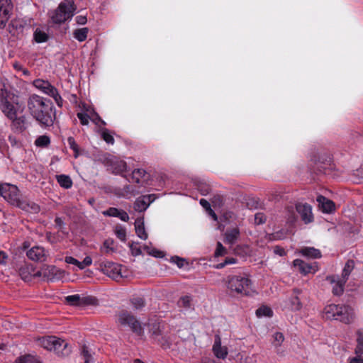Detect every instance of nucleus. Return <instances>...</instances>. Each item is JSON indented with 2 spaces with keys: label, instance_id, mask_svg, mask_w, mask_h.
Instances as JSON below:
<instances>
[{
  "label": "nucleus",
  "instance_id": "obj_30",
  "mask_svg": "<svg viewBox=\"0 0 363 363\" xmlns=\"http://www.w3.org/2000/svg\"><path fill=\"white\" fill-rule=\"evenodd\" d=\"M88 32V28H79L74 31L73 36L78 41L83 42L86 39Z\"/></svg>",
  "mask_w": 363,
  "mask_h": 363
},
{
  "label": "nucleus",
  "instance_id": "obj_22",
  "mask_svg": "<svg viewBox=\"0 0 363 363\" xmlns=\"http://www.w3.org/2000/svg\"><path fill=\"white\" fill-rule=\"evenodd\" d=\"M111 167L113 173L121 174L127 170V164L125 161L116 159L111 161Z\"/></svg>",
  "mask_w": 363,
  "mask_h": 363
},
{
  "label": "nucleus",
  "instance_id": "obj_57",
  "mask_svg": "<svg viewBox=\"0 0 363 363\" xmlns=\"http://www.w3.org/2000/svg\"><path fill=\"white\" fill-rule=\"evenodd\" d=\"M172 259L179 268H181L184 266V259L179 258L178 257H173Z\"/></svg>",
  "mask_w": 363,
  "mask_h": 363
},
{
  "label": "nucleus",
  "instance_id": "obj_53",
  "mask_svg": "<svg viewBox=\"0 0 363 363\" xmlns=\"http://www.w3.org/2000/svg\"><path fill=\"white\" fill-rule=\"evenodd\" d=\"M117 218H120L122 221L127 222L129 220L128 214L123 210L119 209Z\"/></svg>",
  "mask_w": 363,
  "mask_h": 363
},
{
  "label": "nucleus",
  "instance_id": "obj_24",
  "mask_svg": "<svg viewBox=\"0 0 363 363\" xmlns=\"http://www.w3.org/2000/svg\"><path fill=\"white\" fill-rule=\"evenodd\" d=\"M340 305L330 304L326 306L323 310V316L328 320H334L336 314L338 313Z\"/></svg>",
  "mask_w": 363,
  "mask_h": 363
},
{
  "label": "nucleus",
  "instance_id": "obj_6",
  "mask_svg": "<svg viewBox=\"0 0 363 363\" xmlns=\"http://www.w3.org/2000/svg\"><path fill=\"white\" fill-rule=\"evenodd\" d=\"M33 86L43 94L53 98L57 105L62 107L63 105V99L60 95L57 89L52 86L48 81L37 79L33 82Z\"/></svg>",
  "mask_w": 363,
  "mask_h": 363
},
{
  "label": "nucleus",
  "instance_id": "obj_35",
  "mask_svg": "<svg viewBox=\"0 0 363 363\" xmlns=\"http://www.w3.org/2000/svg\"><path fill=\"white\" fill-rule=\"evenodd\" d=\"M14 363H40L34 356L26 355L18 358Z\"/></svg>",
  "mask_w": 363,
  "mask_h": 363
},
{
  "label": "nucleus",
  "instance_id": "obj_33",
  "mask_svg": "<svg viewBox=\"0 0 363 363\" xmlns=\"http://www.w3.org/2000/svg\"><path fill=\"white\" fill-rule=\"evenodd\" d=\"M50 143V138L48 135L39 136L35 141V145L39 147H46Z\"/></svg>",
  "mask_w": 363,
  "mask_h": 363
},
{
  "label": "nucleus",
  "instance_id": "obj_13",
  "mask_svg": "<svg viewBox=\"0 0 363 363\" xmlns=\"http://www.w3.org/2000/svg\"><path fill=\"white\" fill-rule=\"evenodd\" d=\"M28 257L36 262H45L48 257V252L40 246H35L30 248L26 253Z\"/></svg>",
  "mask_w": 363,
  "mask_h": 363
},
{
  "label": "nucleus",
  "instance_id": "obj_51",
  "mask_svg": "<svg viewBox=\"0 0 363 363\" xmlns=\"http://www.w3.org/2000/svg\"><path fill=\"white\" fill-rule=\"evenodd\" d=\"M266 221V216L262 213H257L255 215V223L257 225L264 223Z\"/></svg>",
  "mask_w": 363,
  "mask_h": 363
},
{
  "label": "nucleus",
  "instance_id": "obj_23",
  "mask_svg": "<svg viewBox=\"0 0 363 363\" xmlns=\"http://www.w3.org/2000/svg\"><path fill=\"white\" fill-rule=\"evenodd\" d=\"M17 207L31 213H37L40 211V206L38 204L24 200H22Z\"/></svg>",
  "mask_w": 363,
  "mask_h": 363
},
{
  "label": "nucleus",
  "instance_id": "obj_54",
  "mask_svg": "<svg viewBox=\"0 0 363 363\" xmlns=\"http://www.w3.org/2000/svg\"><path fill=\"white\" fill-rule=\"evenodd\" d=\"M130 248L133 255L137 256L141 254V250L137 246V244L134 242L131 243Z\"/></svg>",
  "mask_w": 363,
  "mask_h": 363
},
{
  "label": "nucleus",
  "instance_id": "obj_16",
  "mask_svg": "<svg viewBox=\"0 0 363 363\" xmlns=\"http://www.w3.org/2000/svg\"><path fill=\"white\" fill-rule=\"evenodd\" d=\"M9 119L11 121V128L16 132L21 133L26 129V118L24 115H16L14 118Z\"/></svg>",
  "mask_w": 363,
  "mask_h": 363
},
{
  "label": "nucleus",
  "instance_id": "obj_55",
  "mask_svg": "<svg viewBox=\"0 0 363 363\" xmlns=\"http://www.w3.org/2000/svg\"><path fill=\"white\" fill-rule=\"evenodd\" d=\"M11 6H13L11 0H0V11Z\"/></svg>",
  "mask_w": 363,
  "mask_h": 363
},
{
  "label": "nucleus",
  "instance_id": "obj_64",
  "mask_svg": "<svg viewBox=\"0 0 363 363\" xmlns=\"http://www.w3.org/2000/svg\"><path fill=\"white\" fill-rule=\"evenodd\" d=\"M350 363H360V357H355L350 359Z\"/></svg>",
  "mask_w": 363,
  "mask_h": 363
},
{
  "label": "nucleus",
  "instance_id": "obj_42",
  "mask_svg": "<svg viewBox=\"0 0 363 363\" xmlns=\"http://www.w3.org/2000/svg\"><path fill=\"white\" fill-rule=\"evenodd\" d=\"M226 253H227V250L225 249V247L223 246L221 242H218L217 245H216V250L214 252V256L216 257H218L220 256H223V255H226Z\"/></svg>",
  "mask_w": 363,
  "mask_h": 363
},
{
  "label": "nucleus",
  "instance_id": "obj_31",
  "mask_svg": "<svg viewBox=\"0 0 363 363\" xmlns=\"http://www.w3.org/2000/svg\"><path fill=\"white\" fill-rule=\"evenodd\" d=\"M146 172L143 169H137L132 172V181L140 184L143 182V179L145 177Z\"/></svg>",
  "mask_w": 363,
  "mask_h": 363
},
{
  "label": "nucleus",
  "instance_id": "obj_41",
  "mask_svg": "<svg viewBox=\"0 0 363 363\" xmlns=\"http://www.w3.org/2000/svg\"><path fill=\"white\" fill-rule=\"evenodd\" d=\"M101 137L108 144L113 145L114 138L111 134L108 132L107 129H104L101 131Z\"/></svg>",
  "mask_w": 363,
  "mask_h": 363
},
{
  "label": "nucleus",
  "instance_id": "obj_49",
  "mask_svg": "<svg viewBox=\"0 0 363 363\" xmlns=\"http://www.w3.org/2000/svg\"><path fill=\"white\" fill-rule=\"evenodd\" d=\"M77 117L80 121L82 125H86L89 124V116L85 113H78Z\"/></svg>",
  "mask_w": 363,
  "mask_h": 363
},
{
  "label": "nucleus",
  "instance_id": "obj_3",
  "mask_svg": "<svg viewBox=\"0 0 363 363\" xmlns=\"http://www.w3.org/2000/svg\"><path fill=\"white\" fill-rule=\"evenodd\" d=\"M226 288L233 296H247L252 292V281L244 274L229 275L225 280Z\"/></svg>",
  "mask_w": 363,
  "mask_h": 363
},
{
  "label": "nucleus",
  "instance_id": "obj_9",
  "mask_svg": "<svg viewBox=\"0 0 363 363\" xmlns=\"http://www.w3.org/2000/svg\"><path fill=\"white\" fill-rule=\"evenodd\" d=\"M3 196L4 199L11 205L18 206L22 200L21 199V195L17 186L6 184Z\"/></svg>",
  "mask_w": 363,
  "mask_h": 363
},
{
  "label": "nucleus",
  "instance_id": "obj_14",
  "mask_svg": "<svg viewBox=\"0 0 363 363\" xmlns=\"http://www.w3.org/2000/svg\"><path fill=\"white\" fill-rule=\"evenodd\" d=\"M296 208L305 223H311L313 220L312 209L310 205L298 203L296 206Z\"/></svg>",
  "mask_w": 363,
  "mask_h": 363
},
{
  "label": "nucleus",
  "instance_id": "obj_10",
  "mask_svg": "<svg viewBox=\"0 0 363 363\" xmlns=\"http://www.w3.org/2000/svg\"><path fill=\"white\" fill-rule=\"evenodd\" d=\"M354 318V313L353 309L347 305H340L338 313L334 320H339L345 324L351 323Z\"/></svg>",
  "mask_w": 363,
  "mask_h": 363
},
{
  "label": "nucleus",
  "instance_id": "obj_18",
  "mask_svg": "<svg viewBox=\"0 0 363 363\" xmlns=\"http://www.w3.org/2000/svg\"><path fill=\"white\" fill-rule=\"evenodd\" d=\"M317 201L319 203L320 208L323 213H329L335 209L334 203L323 196H318L317 197Z\"/></svg>",
  "mask_w": 363,
  "mask_h": 363
},
{
  "label": "nucleus",
  "instance_id": "obj_2",
  "mask_svg": "<svg viewBox=\"0 0 363 363\" xmlns=\"http://www.w3.org/2000/svg\"><path fill=\"white\" fill-rule=\"evenodd\" d=\"M0 109L8 118H12L14 116L22 114L25 110V106L20 101L18 95L5 89H1Z\"/></svg>",
  "mask_w": 363,
  "mask_h": 363
},
{
  "label": "nucleus",
  "instance_id": "obj_28",
  "mask_svg": "<svg viewBox=\"0 0 363 363\" xmlns=\"http://www.w3.org/2000/svg\"><path fill=\"white\" fill-rule=\"evenodd\" d=\"M57 181L61 187L65 189H69L72 186V181L71 178L65 174H60L57 176Z\"/></svg>",
  "mask_w": 363,
  "mask_h": 363
},
{
  "label": "nucleus",
  "instance_id": "obj_56",
  "mask_svg": "<svg viewBox=\"0 0 363 363\" xmlns=\"http://www.w3.org/2000/svg\"><path fill=\"white\" fill-rule=\"evenodd\" d=\"M75 21H76L77 23L79 25H84L86 23L87 19H86V16L80 15V16H77L75 18Z\"/></svg>",
  "mask_w": 363,
  "mask_h": 363
},
{
  "label": "nucleus",
  "instance_id": "obj_38",
  "mask_svg": "<svg viewBox=\"0 0 363 363\" xmlns=\"http://www.w3.org/2000/svg\"><path fill=\"white\" fill-rule=\"evenodd\" d=\"M113 240L112 239H107L104 242L101 250L107 254L111 253L113 252Z\"/></svg>",
  "mask_w": 363,
  "mask_h": 363
},
{
  "label": "nucleus",
  "instance_id": "obj_21",
  "mask_svg": "<svg viewBox=\"0 0 363 363\" xmlns=\"http://www.w3.org/2000/svg\"><path fill=\"white\" fill-rule=\"evenodd\" d=\"M213 351L214 354L220 359H225L228 354V350L225 347H222L220 344V340L218 337L214 342L213 346Z\"/></svg>",
  "mask_w": 363,
  "mask_h": 363
},
{
  "label": "nucleus",
  "instance_id": "obj_1",
  "mask_svg": "<svg viewBox=\"0 0 363 363\" xmlns=\"http://www.w3.org/2000/svg\"><path fill=\"white\" fill-rule=\"evenodd\" d=\"M28 108L31 116L41 125L50 126L53 124L54 116L50 101L37 94L30 96Z\"/></svg>",
  "mask_w": 363,
  "mask_h": 363
},
{
  "label": "nucleus",
  "instance_id": "obj_15",
  "mask_svg": "<svg viewBox=\"0 0 363 363\" xmlns=\"http://www.w3.org/2000/svg\"><path fill=\"white\" fill-rule=\"evenodd\" d=\"M326 280L333 284V294L335 296H340L344 291V285L346 283L342 279H339L335 276H328L326 277Z\"/></svg>",
  "mask_w": 363,
  "mask_h": 363
},
{
  "label": "nucleus",
  "instance_id": "obj_27",
  "mask_svg": "<svg viewBox=\"0 0 363 363\" xmlns=\"http://www.w3.org/2000/svg\"><path fill=\"white\" fill-rule=\"evenodd\" d=\"M354 267V262L352 259H349L346 263L342 269V279L347 281L350 274Z\"/></svg>",
  "mask_w": 363,
  "mask_h": 363
},
{
  "label": "nucleus",
  "instance_id": "obj_25",
  "mask_svg": "<svg viewBox=\"0 0 363 363\" xmlns=\"http://www.w3.org/2000/svg\"><path fill=\"white\" fill-rule=\"evenodd\" d=\"M13 6H11L6 9H2L0 11V28H5L9 19L10 18Z\"/></svg>",
  "mask_w": 363,
  "mask_h": 363
},
{
  "label": "nucleus",
  "instance_id": "obj_29",
  "mask_svg": "<svg viewBox=\"0 0 363 363\" xmlns=\"http://www.w3.org/2000/svg\"><path fill=\"white\" fill-rule=\"evenodd\" d=\"M149 204L145 201V196H143L136 199L133 204V208L135 211L143 212L147 208Z\"/></svg>",
  "mask_w": 363,
  "mask_h": 363
},
{
  "label": "nucleus",
  "instance_id": "obj_20",
  "mask_svg": "<svg viewBox=\"0 0 363 363\" xmlns=\"http://www.w3.org/2000/svg\"><path fill=\"white\" fill-rule=\"evenodd\" d=\"M135 230L137 235L142 240H147L148 238L147 233L145 231L144 226L143 218H138L135 221Z\"/></svg>",
  "mask_w": 363,
  "mask_h": 363
},
{
  "label": "nucleus",
  "instance_id": "obj_37",
  "mask_svg": "<svg viewBox=\"0 0 363 363\" xmlns=\"http://www.w3.org/2000/svg\"><path fill=\"white\" fill-rule=\"evenodd\" d=\"M191 301L192 298L191 296H184L180 298V299L178 301V305L179 307L189 308L191 306Z\"/></svg>",
  "mask_w": 363,
  "mask_h": 363
},
{
  "label": "nucleus",
  "instance_id": "obj_5",
  "mask_svg": "<svg viewBox=\"0 0 363 363\" xmlns=\"http://www.w3.org/2000/svg\"><path fill=\"white\" fill-rule=\"evenodd\" d=\"M39 345L48 351H52L59 355H65L67 344L60 338L55 336H49L39 339Z\"/></svg>",
  "mask_w": 363,
  "mask_h": 363
},
{
  "label": "nucleus",
  "instance_id": "obj_17",
  "mask_svg": "<svg viewBox=\"0 0 363 363\" xmlns=\"http://www.w3.org/2000/svg\"><path fill=\"white\" fill-rule=\"evenodd\" d=\"M240 230L238 228L227 229L224 234V242L228 245H233L238 242L240 238Z\"/></svg>",
  "mask_w": 363,
  "mask_h": 363
},
{
  "label": "nucleus",
  "instance_id": "obj_46",
  "mask_svg": "<svg viewBox=\"0 0 363 363\" xmlns=\"http://www.w3.org/2000/svg\"><path fill=\"white\" fill-rule=\"evenodd\" d=\"M133 307L135 310L142 308L145 306L144 300L142 298H135L131 301Z\"/></svg>",
  "mask_w": 363,
  "mask_h": 363
},
{
  "label": "nucleus",
  "instance_id": "obj_11",
  "mask_svg": "<svg viewBox=\"0 0 363 363\" xmlns=\"http://www.w3.org/2000/svg\"><path fill=\"white\" fill-rule=\"evenodd\" d=\"M62 272L53 265H45L40 271L38 272V276H43L49 281H53L59 279Z\"/></svg>",
  "mask_w": 363,
  "mask_h": 363
},
{
  "label": "nucleus",
  "instance_id": "obj_40",
  "mask_svg": "<svg viewBox=\"0 0 363 363\" xmlns=\"http://www.w3.org/2000/svg\"><path fill=\"white\" fill-rule=\"evenodd\" d=\"M115 233L118 238H119L121 241H125L126 240V230L125 228L118 225L115 228Z\"/></svg>",
  "mask_w": 363,
  "mask_h": 363
},
{
  "label": "nucleus",
  "instance_id": "obj_36",
  "mask_svg": "<svg viewBox=\"0 0 363 363\" xmlns=\"http://www.w3.org/2000/svg\"><path fill=\"white\" fill-rule=\"evenodd\" d=\"M48 38V35L39 29H37L34 33V39L38 43L46 42Z\"/></svg>",
  "mask_w": 363,
  "mask_h": 363
},
{
  "label": "nucleus",
  "instance_id": "obj_45",
  "mask_svg": "<svg viewBox=\"0 0 363 363\" xmlns=\"http://www.w3.org/2000/svg\"><path fill=\"white\" fill-rule=\"evenodd\" d=\"M67 143L69 147L74 152V157H77L79 155V149L74 138L69 137L67 139Z\"/></svg>",
  "mask_w": 363,
  "mask_h": 363
},
{
  "label": "nucleus",
  "instance_id": "obj_58",
  "mask_svg": "<svg viewBox=\"0 0 363 363\" xmlns=\"http://www.w3.org/2000/svg\"><path fill=\"white\" fill-rule=\"evenodd\" d=\"M8 256L6 252L0 251V264H4L6 262Z\"/></svg>",
  "mask_w": 363,
  "mask_h": 363
},
{
  "label": "nucleus",
  "instance_id": "obj_39",
  "mask_svg": "<svg viewBox=\"0 0 363 363\" xmlns=\"http://www.w3.org/2000/svg\"><path fill=\"white\" fill-rule=\"evenodd\" d=\"M66 301L72 306H79L81 304V298L79 294L67 296L65 298Z\"/></svg>",
  "mask_w": 363,
  "mask_h": 363
},
{
  "label": "nucleus",
  "instance_id": "obj_50",
  "mask_svg": "<svg viewBox=\"0 0 363 363\" xmlns=\"http://www.w3.org/2000/svg\"><path fill=\"white\" fill-rule=\"evenodd\" d=\"M65 261L67 264H71L75 265L79 269H80V265H82L80 262L78 261L77 259L74 258L73 257L67 256L65 258Z\"/></svg>",
  "mask_w": 363,
  "mask_h": 363
},
{
  "label": "nucleus",
  "instance_id": "obj_34",
  "mask_svg": "<svg viewBox=\"0 0 363 363\" xmlns=\"http://www.w3.org/2000/svg\"><path fill=\"white\" fill-rule=\"evenodd\" d=\"M272 314H273V312H272V309L269 307H267L265 306H263L259 308L256 311V315L257 317H263V316L271 317V316H272Z\"/></svg>",
  "mask_w": 363,
  "mask_h": 363
},
{
  "label": "nucleus",
  "instance_id": "obj_32",
  "mask_svg": "<svg viewBox=\"0 0 363 363\" xmlns=\"http://www.w3.org/2000/svg\"><path fill=\"white\" fill-rule=\"evenodd\" d=\"M357 345L355 349V353L357 355H360L363 354V330H359L357 332Z\"/></svg>",
  "mask_w": 363,
  "mask_h": 363
},
{
  "label": "nucleus",
  "instance_id": "obj_60",
  "mask_svg": "<svg viewBox=\"0 0 363 363\" xmlns=\"http://www.w3.org/2000/svg\"><path fill=\"white\" fill-rule=\"evenodd\" d=\"M148 253L150 255H152V256L156 257H163L162 252H161L160 250H152V251L148 252Z\"/></svg>",
  "mask_w": 363,
  "mask_h": 363
},
{
  "label": "nucleus",
  "instance_id": "obj_47",
  "mask_svg": "<svg viewBox=\"0 0 363 363\" xmlns=\"http://www.w3.org/2000/svg\"><path fill=\"white\" fill-rule=\"evenodd\" d=\"M291 308L292 310L298 311L301 308V303L297 296H294L291 299Z\"/></svg>",
  "mask_w": 363,
  "mask_h": 363
},
{
  "label": "nucleus",
  "instance_id": "obj_12",
  "mask_svg": "<svg viewBox=\"0 0 363 363\" xmlns=\"http://www.w3.org/2000/svg\"><path fill=\"white\" fill-rule=\"evenodd\" d=\"M295 267H298V271L303 275H306L309 273H315L318 271V267L315 262L308 264L300 259H296L293 262Z\"/></svg>",
  "mask_w": 363,
  "mask_h": 363
},
{
  "label": "nucleus",
  "instance_id": "obj_44",
  "mask_svg": "<svg viewBox=\"0 0 363 363\" xmlns=\"http://www.w3.org/2000/svg\"><path fill=\"white\" fill-rule=\"evenodd\" d=\"M274 345L275 347H279L284 340V337L281 333H276L273 335Z\"/></svg>",
  "mask_w": 363,
  "mask_h": 363
},
{
  "label": "nucleus",
  "instance_id": "obj_61",
  "mask_svg": "<svg viewBox=\"0 0 363 363\" xmlns=\"http://www.w3.org/2000/svg\"><path fill=\"white\" fill-rule=\"evenodd\" d=\"M200 204L207 211L211 209V205L208 201L206 199H201L200 200Z\"/></svg>",
  "mask_w": 363,
  "mask_h": 363
},
{
  "label": "nucleus",
  "instance_id": "obj_7",
  "mask_svg": "<svg viewBox=\"0 0 363 363\" xmlns=\"http://www.w3.org/2000/svg\"><path fill=\"white\" fill-rule=\"evenodd\" d=\"M103 271L105 274L117 281L128 276L125 267L111 262L104 264Z\"/></svg>",
  "mask_w": 363,
  "mask_h": 363
},
{
  "label": "nucleus",
  "instance_id": "obj_43",
  "mask_svg": "<svg viewBox=\"0 0 363 363\" xmlns=\"http://www.w3.org/2000/svg\"><path fill=\"white\" fill-rule=\"evenodd\" d=\"M82 355L84 363H91L93 360L91 353L89 352L88 348L86 346H83L82 350Z\"/></svg>",
  "mask_w": 363,
  "mask_h": 363
},
{
  "label": "nucleus",
  "instance_id": "obj_52",
  "mask_svg": "<svg viewBox=\"0 0 363 363\" xmlns=\"http://www.w3.org/2000/svg\"><path fill=\"white\" fill-rule=\"evenodd\" d=\"M80 269H84L86 267H89L92 264V259L89 256H86L82 262H80Z\"/></svg>",
  "mask_w": 363,
  "mask_h": 363
},
{
  "label": "nucleus",
  "instance_id": "obj_59",
  "mask_svg": "<svg viewBox=\"0 0 363 363\" xmlns=\"http://www.w3.org/2000/svg\"><path fill=\"white\" fill-rule=\"evenodd\" d=\"M274 252L275 254L279 255V256H284L286 254L285 250L282 247L278 246L274 247Z\"/></svg>",
  "mask_w": 363,
  "mask_h": 363
},
{
  "label": "nucleus",
  "instance_id": "obj_19",
  "mask_svg": "<svg viewBox=\"0 0 363 363\" xmlns=\"http://www.w3.org/2000/svg\"><path fill=\"white\" fill-rule=\"evenodd\" d=\"M19 274L24 281H30L32 276L35 275L34 268L32 264H24L19 269Z\"/></svg>",
  "mask_w": 363,
  "mask_h": 363
},
{
  "label": "nucleus",
  "instance_id": "obj_48",
  "mask_svg": "<svg viewBox=\"0 0 363 363\" xmlns=\"http://www.w3.org/2000/svg\"><path fill=\"white\" fill-rule=\"evenodd\" d=\"M118 211L119 209L117 208L111 207L108 208L106 211H104L103 212V214L106 216L117 217Z\"/></svg>",
  "mask_w": 363,
  "mask_h": 363
},
{
  "label": "nucleus",
  "instance_id": "obj_26",
  "mask_svg": "<svg viewBox=\"0 0 363 363\" xmlns=\"http://www.w3.org/2000/svg\"><path fill=\"white\" fill-rule=\"evenodd\" d=\"M299 253L303 256L314 259L320 258L321 257L320 251L314 247H303L300 250Z\"/></svg>",
  "mask_w": 363,
  "mask_h": 363
},
{
  "label": "nucleus",
  "instance_id": "obj_8",
  "mask_svg": "<svg viewBox=\"0 0 363 363\" xmlns=\"http://www.w3.org/2000/svg\"><path fill=\"white\" fill-rule=\"evenodd\" d=\"M118 323L122 325H128L132 331L138 335L143 333L140 323L128 311H122L118 314Z\"/></svg>",
  "mask_w": 363,
  "mask_h": 363
},
{
  "label": "nucleus",
  "instance_id": "obj_63",
  "mask_svg": "<svg viewBox=\"0 0 363 363\" xmlns=\"http://www.w3.org/2000/svg\"><path fill=\"white\" fill-rule=\"evenodd\" d=\"M225 264H235L237 262V259L235 258H226L225 259Z\"/></svg>",
  "mask_w": 363,
  "mask_h": 363
},
{
  "label": "nucleus",
  "instance_id": "obj_4",
  "mask_svg": "<svg viewBox=\"0 0 363 363\" xmlns=\"http://www.w3.org/2000/svg\"><path fill=\"white\" fill-rule=\"evenodd\" d=\"M76 6L72 0L62 1L58 7L50 13V18L53 23L62 24L70 20L76 11Z\"/></svg>",
  "mask_w": 363,
  "mask_h": 363
},
{
  "label": "nucleus",
  "instance_id": "obj_62",
  "mask_svg": "<svg viewBox=\"0 0 363 363\" xmlns=\"http://www.w3.org/2000/svg\"><path fill=\"white\" fill-rule=\"evenodd\" d=\"M55 224L59 227V228H62V225H64V222L63 220H62L61 218H59V217H57L55 220Z\"/></svg>",
  "mask_w": 363,
  "mask_h": 363
}]
</instances>
